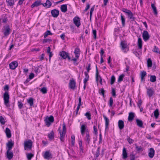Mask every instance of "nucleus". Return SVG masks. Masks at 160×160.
<instances>
[{"mask_svg":"<svg viewBox=\"0 0 160 160\" xmlns=\"http://www.w3.org/2000/svg\"><path fill=\"white\" fill-rule=\"evenodd\" d=\"M34 76V74L33 73H31L29 75V78L31 79L33 78Z\"/></svg>","mask_w":160,"mask_h":160,"instance_id":"obj_64","label":"nucleus"},{"mask_svg":"<svg viewBox=\"0 0 160 160\" xmlns=\"http://www.w3.org/2000/svg\"><path fill=\"white\" fill-rule=\"evenodd\" d=\"M122 11L127 14L130 11V10L125 8H122Z\"/></svg>","mask_w":160,"mask_h":160,"instance_id":"obj_55","label":"nucleus"},{"mask_svg":"<svg viewBox=\"0 0 160 160\" xmlns=\"http://www.w3.org/2000/svg\"><path fill=\"white\" fill-rule=\"evenodd\" d=\"M0 122L2 124H4L5 123L4 118L2 116H0Z\"/></svg>","mask_w":160,"mask_h":160,"instance_id":"obj_48","label":"nucleus"},{"mask_svg":"<svg viewBox=\"0 0 160 160\" xmlns=\"http://www.w3.org/2000/svg\"><path fill=\"white\" fill-rule=\"evenodd\" d=\"M18 105L19 108L20 109L22 108L23 106L22 103L20 102H18Z\"/></svg>","mask_w":160,"mask_h":160,"instance_id":"obj_58","label":"nucleus"},{"mask_svg":"<svg viewBox=\"0 0 160 160\" xmlns=\"http://www.w3.org/2000/svg\"><path fill=\"white\" fill-rule=\"evenodd\" d=\"M52 40L49 39H44L42 42L43 43H45L47 42L51 41Z\"/></svg>","mask_w":160,"mask_h":160,"instance_id":"obj_57","label":"nucleus"},{"mask_svg":"<svg viewBox=\"0 0 160 160\" xmlns=\"http://www.w3.org/2000/svg\"><path fill=\"white\" fill-rule=\"evenodd\" d=\"M79 144L80 151L83 152V148L82 146V140L79 141Z\"/></svg>","mask_w":160,"mask_h":160,"instance_id":"obj_42","label":"nucleus"},{"mask_svg":"<svg viewBox=\"0 0 160 160\" xmlns=\"http://www.w3.org/2000/svg\"><path fill=\"white\" fill-rule=\"evenodd\" d=\"M122 155V158L123 159H126L128 157L126 149L125 148H124L123 149Z\"/></svg>","mask_w":160,"mask_h":160,"instance_id":"obj_27","label":"nucleus"},{"mask_svg":"<svg viewBox=\"0 0 160 160\" xmlns=\"http://www.w3.org/2000/svg\"><path fill=\"white\" fill-rule=\"evenodd\" d=\"M51 13L53 17L57 18L59 14V11L56 9H53L51 11Z\"/></svg>","mask_w":160,"mask_h":160,"instance_id":"obj_14","label":"nucleus"},{"mask_svg":"<svg viewBox=\"0 0 160 160\" xmlns=\"http://www.w3.org/2000/svg\"><path fill=\"white\" fill-rule=\"evenodd\" d=\"M13 145V143L11 142H9L7 144V146L8 149L7 150H10Z\"/></svg>","mask_w":160,"mask_h":160,"instance_id":"obj_32","label":"nucleus"},{"mask_svg":"<svg viewBox=\"0 0 160 160\" xmlns=\"http://www.w3.org/2000/svg\"><path fill=\"white\" fill-rule=\"evenodd\" d=\"M10 29L9 25H6L3 27L2 32L5 36H8L10 33Z\"/></svg>","mask_w":160,"mask_h":160,"instance_id":"obj_4","label":"nucleus"},{"mask_svg":"<svg viewBox=\"0 0 160 160\" xmlns=\"http://www.w3.org/2000/svg\"><path fill=\"white\" fill-rule=\"evenodd\" d=\"M40 91L43 94L46 93L47 92V89L45 87H43L40 89Z\"/></svg>","mask_w":160,"mask_h":160,"instance_id":"obj_44","label":"nucleus"},{"mask_svg":"<svg viewBox=\"0 0 160 160\" xmlns=\"http://www.w3.org/2000/svg\"><path fill=\"white\" fill-rule=\"evenodd\" d=\"M80 131L81 134L83 136H84L85 134H86L87 132H89L86 125L83 124L81 125Z\"/></svg>","mask_w":160,"mask_h":160,"instance_id":"obj_1","label":"nucleus"},{"mask_svg":"<svg viewBox=\"0 0 160 160\" xmlns=\"http://www.w3.org/2000/svg\"><path fill=\"white\" fill-rule=\"evenodd\" d=\"M124 76V75L122 74L118 78V82H120L123 80V78Z\"/></svg>","mask_w":160,"mask_h":160,"instance_id":"obj_49","label":"nucleus"},{"mask_svg":"<svg viewBox=\"0 0 160 160\" xmlns=\"http://www.w3.org/2000/svg\"><path fill=\"white\" fill-rule=\"evenodd\" d=\"M99 93L100 94H102L103 96H104V89L103 88L101 89L100 91H99Z\"/></svg>","mask_w":160,"mask_h":160,"instance_id":"obj_56","label":"nucleus"},{"mask_svg":"<svg viewBox=\"0 0 160 160\" xmlns=\"http://www.w3.org/2000/svg\"><path fill=\"white\" fill-rule=\"evenodd\" d=\"M155 151L153 148H150L148 153V156L151 158H152L154 155Z\"/></svg>","mask_w":160,"mask_h":160,"instance_id":"obj_19","label":"nucleus"},{"mask_svg":"<svg viewBox=\"0 0 160 160\" xmlns=\"http://www.w3.org/2000/svg\"><path fill=\"white\" fill-rule=\"evenodd\" d=\"M85 136L84 137V140L85 141L87 145L89 144L90 141V137L89 136V133H87L85 134Z\"/></svg>","mask_w":160,"mask_h":160,"instance_id":"obj_11","label":"nucleus"},{"mask_svg":"<svg viewBox=\"0 0 160 160\" xmlns=\"http://www.w3.org/2000/svg\"><path fill=\"white\" fill-rule=\"evenodd\" d=\"M32 142L30 140L26 141L24 142V146L25 150L29 149L32 148Z\"/></svg>","mask_w":160,"mask_h":160,"instance_id":"obj_3","label":"nucleus"},{"mask_svg":"<svg viewBox=\"0 0 160 160\" xmlns=\"http://www.w3.org/2000/svg\"><path fill=\"white\" fill-rule=\"evenodd\" d=\"M151 7L153 10L154 14H157V12L155 6L152 3L151 4Z\"/></svg>","mask_w":160,"mask_h":160,"instance_id":"obj_41","label":"nucleus"},{"mask_svg":"<svg viewBox=\"0 0 160 160\" xmlns=\"http://www.w3.org/2000/svg\"><path fill=\"white\" fill-rule=\"evenodd\" d=\"M6 2L8 6L12 8L15 3L14 0H6Z\"/></svg>","mask_w":160,"mask_h":160,"instance_id":"obj_18","label":"nucleus"},{"mask_svg":"<svg viewBox=\"0 0 160 160\" xmlns=\"http://www.w3.org/2000/svg\"><path fill=\"white\" fill-rule=\"evenodd\" d=\"M96 81L97 82V85H98V83L100 82L101 84H102V80L101 77L99 75L98 73V69H96Z\"/></svg>","mask_w":160,"mask_h":160,"instance_id":"obj_12","label":"nucleus"},{"mask_svg":"<svg viewBox=\"0 0 160 160\" xmlns=\"http://www.w3.org/2000/svg\"><path fill=\"white\" fill-rule=\"evenodd\" d=\"M62 132H66V127L65 124L64 123L62 125Z\"/></svg>","mask_w":160,"mask_h":160,"instance_id":"obj_62","label":"nucleus"},{"mask_svg":"<svg viewBox=\"0 0 160 160\" xmlns=\"http://www.w3.org/2000/svg\"><path fill=\"white\" fill-rule=\"evenodd\" d=\"M136 122L137 123V125L140 127H142V126L143 125V122L142 121L139 120L138 119H137L136 120Z\"/></svg>","mask_w":160,"mask_h":160,"instance_id":"obj_33","label":"nucleus"},{"mask_svg":"<svg viewBox=\"0 0 160 160\" xmlns=\"http://www.w3.org/2000/svg\"><path fill=\"white\" fill-rule=\"evenodd\" d=\"M33 156V155L31 153H28L27 154V157L28 160H31V158Z\"/></svg>","mask_w":160,"mask_h":160,"instance_id":"obj_50","label":"nucleus"},{"mask_svg":"<svg viewBox=\"0 0 160 160\" xmlns=\"http://www.w3.org/2000/svg\"><path fill=\"white\" fill-rule=\"evenodd\" d=\"M60 127L58 129L59 133H60V139L61 141L63 142L64 140V137L65 135L66 132H61L60 129Z\"/></svg>","mask_w":160,"mask_h":160,"instance_id":"obj_15","label":"nucleus"},{"mask_svg":"<svg viewBox=\"0 0 160 160\" xmlns=\"http://www.w3.org/2000/svg\"><path fill=\"white\" fill-rule=\"evenodd\" d=\"M59 55L63 59L66 58L68 56V54L65 52L62 51L60 52Z\"/></svg>","mask_w":160,"mask_h":160,"instance_id":"obj_29","label":"nucleus"},{"mask_svg":"<svg viewBox=\"0 0 160 160\" xmlns=\"http://www.w3.org/2000/svg\"><path fill=\"white\" fill-rule=\"evenodd\" d=\"M118 126L120 129H122L124 127L123 121L121 120H119L118 122Z\"/></svg>","mask_w":160,"mask_h":160,"instance_id":"obj_22","label":"nucleus"},{"mask_svg":"<svg viewBox=\"0 0 160 160\" xmlns=\"http://www.w3.org/2000/svg\"><path fill=\"white\" fill-rule=\"evenodd\" d=\"M5 132L6 134L7 137L8 138H9L11 137V131L9 128H6V130L5 131Z\"/></svg>","mask_w":160,"mask_h":160,"instance_id":"obj_24","label":"nucleus"},{"mask_svg":"<svg viewBox=\"0 0 160 160\" xmlns=\"http://www.w3.org/2000/svg\"><path fill=\"white\" fill-rule=\"evenodd\" d=\"M150 81L152 82H154L156 81V77L154 76H151L150 78Z\"/></svg>","mask_w":160,"mask_h":160,"instance_id":"obj_43","label":"nucleus"},{"mask_svg":"<svg viewBox=\"0 0 160 160\" xmlns=\"http://www.w3.org/2000/svg\"><path fill=\"white\" fill-rule=\"evenodd\" d=\"M103 118L105 121V130L107 129L109 123V120L105 115H103Z\"/></svg>","mask_w":160,"mask_h":160,"instance_id":"obj_20","label":"nucleus"},{"mask_svg":"<svg viewBox=\"0 0 160 160\" xmlns=\"http://www.w3.org/2000/svg\"><path fill=\"white\" fill-rule=\"evenodd\" d=\"M94 6H93L92 8H91L90 10V18H91L92 15V12L93 11H94Z\"/></svg>","mask_w":160,"mask_h":160,"instance_id":"obj_54","label":"nucleus"},{"mask_svg":"<svg viewBox=\"0 0 160 160\" xmlns=\"http://www.w3.org/2000/svg\"><path fill=\"white\" fill-rule=\"evenodd\" d=\"M92 33L93 35V37L95 39L97 37V32L96 30H92Z\"/></svg>","mask_w":160,"mask_h":160,"instance_id":"obj_52","label":"nucleus"},{"mask_svg":"<svg viewBox=\"0 0 160 160\" xmlns=\"http://www.w3.org/2000/svg\"><path fill=\"white\" fill-rule=\"evenodd\" d=\"M42 5L44 7H46L47 8H49L52 5V3L49 0H47L46 3H42Z\"/></svg>","mask_w":160,"mask_h":160,"instance_id":"obj_21","label":"nucleus"},{"mask_svg":"<svg viewBox=\"0 0 160 160\" xmlns=\"http://www.w3.org/2000/svg\"><path fill=\"white\" fill-rule=\"evenodd\" d=\"M42 3H41V0H38L36 1L33 4L31 5L32 8H33L35 7H38L41 4H42Z\"/></svg>","mask_w":160,"mask_h":160,"instance_id":"obj_17","label":"nucleus"},{"mask_svg":"<svg viewBox=\"0 0 160 160\" xmlns=\"http://www.w3.org/2000/svg\"><path fill=\"white\" fill-rule=\"evenodd\" d=\"M115 80V78L114 75H112L111 78V84L112 85L114 83Z\"/></svg>","mask_w":160,"mask_h":160,"instance_id":"obj_45","label":"nucleus"},{"mask_svg":"<svg viewBox=\"0 0 160 160\" xmlns=\"http://www.w3.org/2000/svg\"><path fill=\"white\" fill-rule=\"evenodd\" d=\"M127 140L128 142L130 144L132 143L133 142V140L130 138H128Z\"/></svg>","mask_w":160,"mask_h":160,"instance_id":"obj_63","label":"nucleus"},{"mask_svg":"<svg viewBox=\"0 0 160 160\" xmlns=\"http://www.w3.org/2000/svg\"><path fill=\"white\" fill-rule=\"evenodd\" d=\"M154 115L156 118H157L159 115V112L158 109H156L154 112Z\"/></svg>","mask_w":160,"mask_h":160,"instance_id":"obj_38","label":"nucleus"},{"mask_svg":"<svg viewBox=\"0 0 160 160\" xmlns=\"http://www.w3.org/2000/svg\"><path fill=\"white\" fill-rule=\"evenodd\" d=\"M76 87V82L73 79H72L70 80L69 83V87L71 89L74 90Z\"/></svg>","mask_w":160,"mask_h":160,"instance_id":"obj_8","label":"nucleus"},{"mask_svg":"<svg viewBox=\"0 0 160 160\" xmlns=\"http://www.w3.org/2000/svg\"><path fill=\"white\" fill-rule=\"evenodd\" d=\"M113 104V101L112 98L111 97L109 101V105L110 107H112Z\"/></svg>","mask_w":160,"mask_h":160,"instance_id":"obj_53","label":"nucleus"},{"mask_svg":"<svg viewBox=\"0 0 160 160\" xmlns=\"http://www.w3.org/2000/svg\"><path fill=\"white\" fill-rule=\"evenodd\" d=\"M152 65V62L150 58L147 60V66L148 67H151Z\"/></svg>","mask_w":160,"mask_h":160,"instance_id":"obj_37","label":"nucleus"},{"mask_svg":"<svg viewBox=\"0 0 160 160\" xmlns=\"http://www.w3.org/2000/svg\"><path fill=\"white\" fill-rule=\"evenodd\" d=\"M90 67L91 65L90 64H88V67H86L87 72H88V73H89V71L91 69L90 68Z\"/></svg>","mask_w":160,"mask_h":160,"instance_id":"obj_61","label":"nucleus"},{"mask_svg":"<svg viewBox=\"0 0 160 160\" xmlns=\"http://www.w3.org/2000/svg\"><path fill=\"white\" fill-rule=\"evenodd\" d=\"M80 49L78 48H76L74 51V53L76 57L79 58L80 56Z\"/></svg>","mask_w":160,"mask_h":160,"instance_id":"obj_31","label":"nucleus"},{"mask_svg":"<svg viewBox=\"0 0 160 160\" xmlns=\"http://www.w3.org/2000/svg\"><path fill=\"white\" fill-rule=\"evenodd\" d=\"M34 71L36 73H38L40 72V70L39 69L38 67H37L35 68Z\"/></svg>","mask_w":160,"mask_h":160,"instance_id":"obj_60","label":"nucleus"},{"mask_svg":"<svg viewBox=\"0 0 160 160\" xmlns=\"http://www.w3.org/2000/svg\"><path fill=\"white\" fill-rule=\"evenodd\" d=\"M54 119L53 117L52 116H50L49 117H46L45 119V122L46 125L48 127H49L51 123L54 121Z\"/></svg>","mask_w":160,"mask_h":160,"instance_id":"obj_2","label":"nucleus"},{"mask_svg":"<svg viewBox=\"0 0 160 160\" xmlns=\"http://www.w3.org/2000/svg\"><path fill=\"white\" fill-rule=\"evenodd\" d=\"M146 72L145 71H143L141 72V80L142 81L144 80V77L146 75Z\"/></svg>","mask_w":160,"mask_h":160,"instance_id":"obj_39","label":"nucleus"},{"mask_svg":"<svg viewBox=\"0 0 160 160\" xmlns=\"http://www.w3.org/2000/svg\"><path fill=\"white\" fill-rule=\"evenodd\" d=\"M51 154L49 151H47L45 152L43 155L44 158L48 159L50 158H52Z\"/></svg>","mask_w":160,"mask_h":160,"instance_id":"obj_16","label":"nucleus"},{"mask_svg":"<svg viewBox=\"0 0 160 160\" xmlns=\"http://www.w3.org/2000/svg\"><path fill=\"white\" fill-rule=\"evenodd\" d=\"M28 102L30 104V106L31 107L33 105V99L32 98H30L28 100Z\"/></svg>","mask_w":160,"mask_h":160,"instance_id":"obj_36","label":"nucleus"},{"mask_svg":"<svg viewBox=\"0 0 160 160\" xmlns=\"http://www.w3.org/2000/svg\"><path fill=\"white\" fill-rule=\"evenodd\" d=\"M60 8L61 11L63 12H66L67 10V5L66 4L62 5Z\"/></svg>","mask_w":160,"mask_h":160,"instance_id":"obj_30","label":"nucleus"},{"mask_svg":"<svg viewBox=\"0 0 160 160\" xmlns=\"http://www.w3.org/2000/svg\"><path fill=\"white\" fill-rule=\"evenodd\" d=\"M134 117V113L132 112H130L129 114L128 119L129 121H132Z\"/></svg>","mask_w":160,"mask_h":160,"instance_id":"obj_26","label":"nucleus"},{"mask_svg":"<svg viewBox=\"0 0 160 160\" xmlns=\"http://www.w3.org/2000/svg\"><path fill=\"white\" fill-rule=\"evenodd\" d=\"M142 36L144 40L145 41L148 40L150 37L149 34L147 31H143Z\"/></svg>","mask_w":160,"mask_h":160,"instance_id":"obj_9","label":"nucleus"},{"mask_svg":"<svg viewBox=\"0 0 160 160\" xmlns=\"http://www.w3.org/2000/svg\"><path fill=\"white\" fill-rule=\"evenodd\" d=\"M73 22L74 24L77 27H79L80 24V18L77 17H76L73 19Z\"/></svg>","mask_w":160,"mask_h":160,"instance_id":"obj_10","label":"nucleus"},{"mask_svg":"<svg viewBox=\"0 0 160 160\" xmlns=\"http://www.w3.org/2000/svg\"><path fill=\"white\" fill-rule=\"evenodd\" d=\"M138 45L140 49H141L142 48V41L141 38H139L138 39Z\"/></svg>","mask_w":160,"mask_h":160,"instance_id":"obj_28","label":"nucleus"},{"mask_svg":"<svg viewBox=\"0 0 160 160\" xmlns=\"http://www.w3.org/2000/svg\"><path fill=\"white\" fill-rule=\"evenodd\" d=\"M10 151L7 150V157L9 160L11 159L13 156V153Z\"/></svg>","mask_w":160,"mask_h":160,"instance_id":"obj_23","label":"nucleus"},{"mask_svg":"<svg viewBox=\"0 0 160 160\" xmlns=\"http://www.w3.org/2000/svg\"><path fill=\"white\" fill-rule=\"evenodd\" d=\"M122 49L124 52H126L129 50V48L126 42L125 41H122L121 42Z\"/></svg>","mask_w":160,"mask_h":160,"instance_id":"obj_5","label":"nucleus"},{"mask_svg":"<svg viewBox=\"0 0 160 160\" xmlns=\"http://www.w3.org/2000/svg\"><path fill=\"white\" fill-rule=\"evenodd\" d=\"M153 51L154 52L157 53H160V51L159 50L158 48L155 46H154Z\"/></svg>","mask_w":160,"mask_h":160,"instance_id":"obj_51","label":"nucleus"},{"mask_svg":"<svg viewBox=\"0 0 160 160\" xmlns=\"http://www.w3.org/2000/svg\"><path fill=\"white\" fill-rule=\"evenodd\" d=\"M121 18L122 26L124 27L125 25V18L122 13L121 14Z\"/></svg>","mask_w":160,"mask_h":160,"instance_id":"obj_34","label":"nucleus"},{"mask_svg":"<svg viewBox=\"0 0 160 160\" xmlns=\"http://www.w3.org/2000/svg\"><path fill=\"white\" fill-rule=\"evenodd\" d=\"M52 34L50 31L48 30L45 32L44 33V38H46L49 35H52Z\"/></svg>","mask_w":160,"mask_h":160,"instance_id":"obj_40","label":"nucleus"},{"mask_svg":"<svg viewBox=\"0 0 160 160\" xmlns=\"http://www.w3.org/2000/svg\"><path fill=\"white\" fill-rule=\"evenodd\" d=\"M147 93L149 98L151 97L154 93L155 91L153 88L149 87L147 88Z\"/></svg>","mask_w":160,"mask_h":160,"instance_id":"obj_7","label":"nucleus"},{"mask_svg":"<svg viewBox=\"0 0 160 160\" xmlns=\"http://www.w3.org/2000/svg\"><path fill=\"white\" fill-rule=\"evenodd\" d=\"M48 137L49 139L50 140H52L54 138V133L53 131H52L48 134Z\"/></svg>","mask_w":160,"mask_h":160,"instance_id":"obj_35","label":"nucleus"},{"mask_svg":"<svg viewBox=\"0 0 160 160\" xmlns=\"http://www.w3.org/2000/svg\"><path fill=\"white\" fill-rule=\"evenodd\" d=\"M71 143L72 145H74L75 143V136L74 135H72L71 136Z\"/></svg>","mask_w":160,"mask_h":160,"instance_id":"obj_46","label":"nucleus"},{"mask_svg":"<svg viewBox=\"0 0 160 160\" xmlns=\"http://www.w3.org/2000/svg\"><path fill=\"white\" fill-rule=\"evenodd\" d=\"M85 116L88 120H90L91 119V115L89 112H87L85 114Z\"/></svg>","mask_w":160,"mask_h":160,"instance_id":"obj_47","label":"nucleus"},{"mask_svg":"<svg viewBox=\"0 0 160 160\" xmlns=\"http://www.w3.org/2000/svg\"><path fill=\"white\" fill-rule=\"evenodd\" d=\"M112 95L114 97H116V92L114 88H112Z\"/></svg>","mask_w":160,"mask_h":160,"instance_id":"obj_59","label":"nucleus"},{"mask_svg":"<svg viewBox=\"0 0 160 160\" xmlns=\"http://www.w3.org/2000/svg\"><path fill=\"white\" fill-rule=\"evenodd\" d=\"M18 66V63L16 61H14L9 64V67L12 69H15Z\"/></svg>","mask_w":160,"mask_h":160,"instance_id":"obj_13","label":"nucleus"},{"mask_svg":"<svg viewBox=\"0 0 160 160\" xmlns=\"http://www.w3.org/2000/svg\"><path fill=\"white\" fill-rule=\"evenodd\" d=\"M128 15V17L131 21H134L135 18L133 17V15L132 13L130 11L127 14Z\"/></svg>","mask_w":160,"mask_h":160,"instance_id":"obj_25","label":"nucleus"},{"mask_svg":"<svg viewBox=\"0 0 160 160\" xmlns=\"http://www.w3.org/2000/svg\"><path fill=\"white\" fill-rule=\"evenodd\" d=\"M9 96L8 92H6L3 95V99L4 100V103L7 107L9 106L8 103L9 102Z\"/></svg>","mask_w":160,"mask_h":160,"instance_id":"obj_6","label":"nucleus"}]
</instances>
